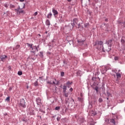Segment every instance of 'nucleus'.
Masks as SVG:
<instances>
[{"mask_svg": "<svg viewBox=\"0 0 125 125\" xmlns=\"http://www.w3.org/2000/svg\"><path fill=\"white\" fill-rule=\"evenodd\" d=\"M27 45H28V46H30L31 48H32V51H31V52H32L33 54H35L36 51H39V50H38V48L37 47V46H34L33 47V44L29 43H27Z\"/></svg>", "mask_w": 125, "mask_h": 125, "instance_id": "obj_1", "label": "nucleus"}, {"mask_svg": "<svg viewBox=\"0 0 125 125\" xmlns=\"http://www.w3.org/2000/svg\"><path fill=\"white\" fill-rule=\"evenodd\" d=\"M72 26H75L76 28H80V23H79V20H78V19H75L73 20Z\"/></svg>", "mask_w": 125, "mask_h": 125, "instance_id": "obj_2", "label": "nucleus"}, {"mask_svg": "<svg viewBox=\"0 0 125 125\" xmlns=\"http://www.w3.org/2000/svg\"><path fill=\"white\" fill-rule=\"evenodd\" d=\"M26 104L25 100L23 99H21L20 103V106H21V107H22L23 108H26V104Z\"/></svg>", "mask_w": 125, "mask_h": 125, "instance_id": "obj_3", "label": "nucleus"}, {"mask_svg": "<svg viewBox=\"0 0 125 125\" xmlns=\"http://www.w3.org/2000/svg\"><path fill=\"white\" fill-rule=\"evenodd\" d=\"M15 11L17 12V14L18 15H20L21 13H23V12H24V10H22L20 9H15Z\"/></svg>", "mask_w": 125, "mask_h": 125, "instance_id": "obj_4", "label": "nucleus"}, {"mask_svg": "<svg viewBox=\"0 0 125 125\" xmlns=\"http://www.w3.org/2000/svg\"><path fill=\"white\" fill-rule=\"evenodd\" d=\"M72 83H73L72 82L68 81L66 83V87H68V88H70V87H71V86L72 85Z\"/></svg>", "mask_w": 125, "mask_h": 125, "instance_id": "obj_5", "label": "nucleus"}, {"mask_svg": "<svg viewBox=\"0 0 125 125\" xmlns=\"http://www.w3.org/2000/svg\"><path fill=\"white\" fill-rule=\"evenodd\" d=\"M0 59L1 60V61H4L6 58H7V56L6 55H2L0 57Z\"/></svg>", "mask_w": 125, "mask_h": 125, "instance_id": "obj_6", "label": "nucleus"}, {"mask_svg": "<svg viewBox=\"0 0 125 125\" xmlns=\"http://www.w3.org/2000/svg\"><path fill=\"white\" fill-rule=\"evenodd\" d=\"M52 12L54 14H53L54 16H55V15H58V12L57 11V10L54 9H52Z\"/></svg>", "mask_w": 125, "mask_h": 125, "instance_id": "obj_7", "label": "nucleus"}, {"mask_svg": "<svg viewBox=\"0 0 125 125\" xmlns=\"http://www.w3.org/2000/svg\"><path fill=\"white\" fill-rule=\"evenodd\" d=\"M36 102L38 105H40V104L42 103V101L41 100V99H40V98H37L36 99Z\"/></svg>", "mask_w": 125, "mask_h": 125, "instance_id": "obj_8", "label": "nucleus"}, {"mask_svg": "<svg viewBox=\"0 0 125 125\" xmlns=\"http://www.w3.org/2000/svg\"><path fill=\"white\" fill-rule=\"evenodd\" d=\"M116 75L117 79H121V78L122 77V74H121V73H116Z\"/></svg>", "mask_w": 125, "mask_h": 125, "instance_id": "obj_9", "label": "nucleus"}, {"mask_svg": "<svg viewBox=\"0 0 125 125\" xmlns=\"http://www.w3.org/2000/svg\"><path fill=\"white\" fill-rule=\"evenodd\" d=\"M10 9H12V10H13V9H14V8H15V6L12 4H10Z\"/></svg>", "mask_w": 125, "mask_h": 125, "instance_id": "obj_10", "label": "nucleus"}, {"mask_svg": "<svg viewBox=\"0 0 125 125\" xmlns=\"http://www.w3.org/2000/svg\"><path fill=\"white\" fill-rule=\"evenodd\" d=\"M63 92H66V90H67V86L63 85L62 87Z\"/></svg>", "mask_w": 125, "mask_h": 125, "instance_id": "obj_11", "label": "nucleus"}, {"mask_svg": "<svg viewBox=\"0 0 125 125\" xmlns=\"http://www.w3.org/2000/svg\"><path fill=\"white\" fill-rule=\"evenodd\" d=\"M63 96H64L65 97H68L69 96V93H67L66 91L63 92Z\"/></svg>", "mask_w": 125, "mask_h": 125, "instance_id": "obj_12", "label": "nucleus"}, {"mask_svg": "<svg viewBox=\"0 0 125 125\" xmlns=\"http://www.w3.org/2000/svg\"><path fill=\"white\" fill-rule=\"evenodd\" d=\"M51 16H52V13H50L49 14H48L47 15V18L48 19H50V18H51Z\"/></svg>", "mask_w": 125, "mask_h": 125, "instance_id": "obj_13", "label": "nucleus"}, {"mask_svg": "<svg viewBox=\"0 0 125 125\" xmlns=\"http://www.w3.org/2000/svg\"><path fill=\"white\" fill-rule=\"evenodd\" d=\"M125 37H122V39H121V43L122 44H125Z\"/></svg>", "mask_w": 125, "mask_h": 125, "instance_id": "obj_14", "label": "nucleus"}, {"mask_svg": "<svg viewBox=\"0 0 125 125\" xmlns=\"http://www.w3.org/2000/svg\"><path fill=\"white\" fill-rule=\"evenodd\" d=\"M46 25H47V26L50 25V21L48 20H47L46 21Z\"/></svg>", "mask_w": 125, "mask_h": 125, "instance_id": "obj_15", "label": "nucleus"}, {"mask_svg": "<svg viewBox=\"0 0 125 125\" xmlns=\"http://www.w3.org/2000/svg\"><path fill=\"white\" fill-rule=\"evenodd\" d=\"M3 5L5 7H6V8H8V6L9 5V4L7 3H5V4H4Z\"/></svg>", "mask_w": 125, "mask_h": 125, "instance_id": "obj_16", "label": "nucleus"}, {"mask_svg": "<svg viewBox=\"0 0 125 125\" xmlns=\"http://www.w3.org/2000/svg\"><path fill=\"white\" fill-rule=\"evenodd\" d=\"M110 122H111V123H112V124L114 125H115L116 124L115 119H112L110 120Z\"/></svg>", "mask_w": 125, "mask_h": 125, "instance_id": "obj_17", "label": "nucleus"}, {"mask_svg": "<svg viewBox=\"0 0 125 125\" xmlns=\"http://www.w3.org/2000/svg\"><path fill=\"white\" fill-rule=\"evenodd\" d=\"M91 116H95V115H96V112L94 111H91Z\"/></svg>", "mask_w": 125, "mask_h": 125, "instance_id": "obj_18", "label": "nucleus"}, {"mask_svg": "<svg viewBox=\"0 0 125 125\" xmlns=\"http://www.w3.org/2000/svg\"><path fill=\"white\" fill-rule=\"evenodd\" d=\"M98 44L99 45H102V44H103V42L102 41L98 42Z\"/></svg>", "mask_w": 125, "mask_h": 125, "instance_id": "obj_19", "label": "nucleus"}, {"mask_svg": "<svg viewBox=\"0 0 125 125\" xmlns=\"http://www.w3.org/2000/svg\"><path fill=\"white\" fill-rule=\"evenodd\" d=\"M56 111H59L60 110V106H56L55 108Z\"/></svg>", "mask_w": 125, "mask_h": 125, "instance_id": "obj_20", "label": "nucleus"}, {"mask_svg": "<svg viewBox=\"0 0 125 125\" xmlns=\"http://www.w3.org/2000/svg\"><path fill=\"white\" fill-rule=\"evenodd\" d=\"M10 100V97H8L6 98L5 101L8 102Z\"/></svg>", "mask_w": 125, "mask_h": 125, "instance_id": "obj_21", "label": "nucleus"}, {"mask_svg": "<svg viewBox=\"0 0 125 125\" xmlns=\"http://www.w3.org/2000/svg\"><path fill=\"white\" fill-rule=\"evenodd\" d=\"M19 47H20V45H17L15 48H14V50H15L16 49H18V48H19Z\"/></svg>", "mask_w": 125, "mask_h": 125, "instance_id": "obj_22", "label": "nucleus"}, {"mask_svg": "<svg viewBox=\"0 0 125 125\" xmlns=\"http://www.w3.org/2000/svg\"><path fill=\"white\" fill-rule=\"evenodd\" d=\"M100 49L101 50V51H104V47H103V45L102 46V47H100Z\"/></svg>", "mask_w": 125, "mask_h": 125, "instance_id": "obj_23", "label": "nucleus"}, {"mask_svg": "<svg viewBox=\"0 0 125 125\" xmlns=\"http://www.w3.org/2000/svg\"><path fill=\"white\" fill-rule=\"evenodd\" d=\"M22 73L21 71H19L18 73V75H19V76H21Z\"/></svg>", "mask_w": 125, "mask_h": 125, "instance_id": "obj_24", "label": "nucleus"}, {"mask_svg": "<svg viewBox=\"0 0 125 125\" xmlns=\"http://www.w3.org/2000/svg\"><path fill=\"white\" fill-rule=\"evenodd\" d=\"M89 25V23H85V24H84V27H85V28H87V27H88Z\"/></svg>", "mask_w": 125, "mask_h": 125, "instance_id": "obj_25", "label": "nucleus"}, {"mask_svg": "<svg viewBox=\"0 0 125 125\" xmlns=\"http://www.w3.org/2000/svg\"><path fill=\"white\" fill-rule=\"evenodd\" d=\"M103 102V100L102 98H100L99 99V102H100V103H101V102Z\"/></svg>", "mask_w": 125, "mask_h": 125, "instance_id": "obj_26", "label": "nucleus"}, {"mask_svg": "<svg viewBox=\"0 0 125 125\" xmlns=\"http://www.w3.org/2000/svg\"><path fill=\"white\" fill-rule=\"evenodd\" d=\"M68 100H69V98H66L65 100V103H68Z\"/></svg>", "mask_w": 125, "mask_h": 125, "instance_id": "obj_27", "label": "nucleus"}, {"mask_svg": "<svg viewBox=\"0 0 125 125\" xmlns=\"http://www.w3.org/2000/svg\"><path fill=\"white\" fill-rule=\"evenodd\" d=\"M64 75H65V73H64V72H61V76H62V77H64Z\"/></svg>", "mask_w": 125, "mask_h": 125, "instance_id": "obj_28", "label": "nucleus"}, {"mask_svg": "<svg viewBox=\"0 0 125 125\" xmlns=\"http://www.w3.org/2000/svg\"><path fill=\"white\" fill-rule=\"evenodd\" d=\"M34 85L35 86H38V81H37L36 82H35Z\"/></svg>", "mask_w": 125, "mask_h": 125, "instance_id": "obj_29", "label": "nucleus"}, {"mask_svg": "<svg viewBox=\"0 0 125 125\" xmlns=\"http://www.w3.org/2000/svg\"><path fill=\"white\" fill-rule=\"evenodd\" d=\"M37 15H38V12H36L33 14V16H37Z\"/></svg>", "mask_w": 125, "mask_h": 125, "instance_id": "obj_30", "label": "nucleus"}, {"mask_svg": "<svg viewBox=\"0 0 125 125\" xmlns=\"http://www.w3.org/2000/svg\"><path fill=\"white\" fill-rule=\"evenodd\" d=\"M47 83H53L54 84H55V83L54 82H53V83H50L49 82H48Z\"/></svg>", "mask_w": 125, "mask_h": 125, "instance_id": "obj_31", "label": "nucleus"}, {"mask_svg": "<svg viewBox=\"0 0 125 125\" xmlns=\"http://www.w3.org/2000/svg\"><path fill=\"white\" fill-rule=\"evenodd\" d=\"M69 90L71 91V92H72V91H73V88H70Z\"/></svg>", "mask_w": 125, "mask_h": 125, "instance_id": "obj_32", "label": "nucleus"}, {"mask_svg": "<svg viewBox=\"0 0 125 125\" xmlns=\"http://www.w3.org/2000/svg\"><path fill=\"white\" fill-rule=\"evenodd\" d=\"M25 0H20V1H21V2H23V1H24Z\"/></svg>", "mask_w": 125, "mask_h": 125, "instance_id": "obj_33", "label": "nucleus"}, {"mask_svg": "<svg viewBox=\"0 0 125 125\" xmlns=\"http://www.w3.org/2000/svg\"><path fill=\"white\" fill-rule=\"evenodd\" d=\"M98 88H97V87H96V88H95V89H96L97 92H98Z\"/></svg>", "mask_w": 125, "mask_h": 125, "instance_id": "obj_34", "label": "nucleus"}, {"mask_svg": "<svg viewBox=\"0 0 125 125\" xmlns=\"http://www.w3.org/2000/svg\"><path fill=\"white\" fill-rule=\"evenodd\" d=\"M115 60H118V57H116L115 58Z\"/></svg>", "mask_w": 125, "mask_h": 125, "instance_id": "obj_35", "label": "nucleus"}, {"mask_svg": "<svg viewBox=\"0 0 125 125\" xmlns=\"http://www.w3.org/2000/svg\"><path fill=\"white\" fill-rule=\"evenodd\" d=\"M105 22H106V21L107 22V21H108V19H105Z\"/></svg>", "mask_w": 125, "mask_h": 125, "instance_id": "obj_36", "label": "nucleus"}, {"mask_svg": "<svg viewBox=\"0 0 125 125\" xmlns=\"http://www.w3.org/2000/svg\"><path fill=\"white\" fill-rule=\"evenodd\" d=\"M94 45H97V42H95V44Z\"/></svg>", "mask_w": 125, "mask_h": 125, "instance_id": "obj_37", "label": "nucleus"}, {"mask_svg": "<svg viewBox=\"0 0 125 125\" xmlns=\"http://www.w3.org/2000/svg\"><path fill=\"white\" fill-rule=\"evenodd\" d=\"M78 42H79V43H80V42H82V41H78Z\"/></svg>", "mask_w": 125, "mask_h": 125, "instance_id": "obj_38", "label": "nucleus"}, {"mask_svg": "<svg viewBox=\"0 0 125 125\" xmlns=\"http://www.w3.org/2000/svg\"><path fill=\"white\" fill-rule=\"evenodd\" d=\"M71 0H67V1H69L70 2Z\"/></svg>", "mask_w": 125, "mask_h": 125, "instance_id": "obj_39", "label": "nucleus"}, {"mask_svg": "<svg viewBox=\"0 0 125 125\" xmlns=\"http://www.w3.org/2000/svg\"><path fill=\"white\" fill-rule=\"evenodd\" d=\"M112 40L109 41V42H111Z\"/></svg>", "mask_w": 125, "mask_h": 125, "instance_id": "obj_40", "label": "nucleus"}, {"mask_svg": "<svg viewBox=\"0 0 125 125\" xmlns=\"http://www.w3.org/2000/svg\"><path fill=\"white\" fill-rule=\"evenodd\" d=\"M28 88H29V86H27V89H28Z\"/></svg>", "mask_w": 125, "mask_h": 125, "instance_id": "obj_41", "label": "nucleus"}, {"mask_svg": "<svg viewBox=\"0 0 125 125\" xmlns=\"http://www.w3.org/2000/svg\"><path fill=\"white\" fill-rule=\"evenodd\" d=\"M107 100H109V98H107Z\"/></svg>", "mask_w": 125, "mask_h": 125, "instance_id": "obj_42", "label": "nucleus"}, {"mask_svg": "<svg viewBox=\"0 0 125 125\" xmlns=\"http://www.w3.org/2000/svg\"><path fill=\"white\" fill-rule=\"evenodd\" d=\"M118 72H121V70H119L118 71Z\"/></svg>", "mask_w": 125, "mask_h": 125, "instance_id": "obj_43", "label": "nucleus"}, {"mask_svg": "<svg viewBox=\"0 0 125 125\" xmlns=\"http://www.w3.org/2000/svg\"><path fill=\"white\" fill-rule=\"evenodd\" d=\"M89 1H90V0H88Z\"/></svg>", "mask_w": 125, "mask_h": 125, "instance_id": "obj_44", "label": "nucleus"}, {"mask_svg": "<svg viewBox=\"0 0 125 125\" xmlns=\"http://www.w3.org/2000/svg\"><path fill=\"white\" fill-rule=\"evenodd\" d=\"M82 42H83V41H82Z\"/></svg>", "mask_w": 125, "mask_h": 125, "instance_id": "obj_45", "label": "nucleus"}, {"mask_svg": "<svg viewBox=\"0 0 125 125\" xmlns=\"http://www.w3.org/2000/svg\"><path fill=\"white\" fill-rule=\"evenodd\" d=\"M57 120L58 121V118H57Z\"/></svg>", "mask_w": 125, "mask_h": 125, "instance_id": "obj_46", "label": "nucleus"}]
</instances>
